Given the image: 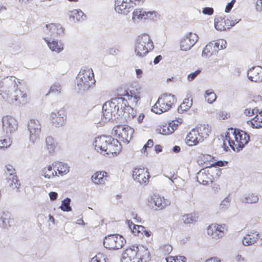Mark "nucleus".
<instances>
[{
    "instance_id": "e2e57ef3",
    "label": "nucleus",
    "mask_w": 262,
    "mask_h": 262,
    "mask_svg": "<svg viewBox=\"0 0 262 262\" xmlns=\"http://www.w3.org/2000/svg\"><path fill=\"white\" fill-rule=\"evenodd\" d=\"M40 2L43 6H51L53 5V0H40Z\"/></svg>"
},
{
    "instance_id": "b1692460",
    "label": "nucleus",
    "mask_w": 262,
    "mask_h": 262,
    "mask_svg": "<svg viewBox=\"0 0 262 262\" xmlns=\"http://www.w3.org/2000/svg\"><path fill=\"white\" fill-rule=\"evenodd\" d=\"M121 96L127 97V100L130 101L133 105H136L142 97L140 90L137 89L131 91L124 90Z\"/></svg>"
},
{
    "instance_id": "5701e85b",
    "label": "nucleus",
    "mask_w": 262,
    "mask_h": 262,
    "mask_svg": "<svg viewBox=\"0 0 262 262\" xmlns=\"http://www.w3.org/2000/svg\"><path fill=\"white\" fill-rule=\"evenodd\" d=\"M157 16L155 11H144L143 9L136 8L133 12L132 18L135 19H153Z\"/></svg>"
},
{
    "instance_id": "2f4dec72",
    "label": "nucleus",
    "mask_w": 262,
    "mask_h": 262,
    "mask_svg": "<svg viewBox=\"0 0 262 262\" xmlns=\"http://www.w3.org/2000/svg\"><path fill=\"white\" fill-rule=\"evenodd\" d=\"M51 35H62L64 33V29L59 24L52 23L47 25Z\"/></svg>"
},
{
    "instance_id": "e433bc0d",
    "label": "nucleus",
    "mask_w": 262,
    "mask_h": 262,
    "mask_svg": "<svg viewBox=\"0 0 262 262\" xmlns=\"http://www.w3.org/2000/svg\"><path fill=\"white\" fill-rule=\"evenodd\" d=\"M199 134V136L203 140L204 138H206L210 133L211 129L208 125L201 124L195 128Z\"/></svg>"
},
{
    "instance_id": "09e8293b",
    "label": "nucleus",
    "mask_w": 262,
    "mask_h": 262,
    "mask_svg": "<svg viewBox=\"0 0 262 262\" xmlns=\"http://www.w3.org/2000/svg\"><path fill=\"white\" fill-rule=\"evenodd\" d=\"M166 262H186V258L183 256H169L166 258Z\"/></svg>"
},
{
    "instance_id": "cd10ccee",
    "label": "nucleus",
    "mask_w": 262,
    "mask_h": 262,
    "mask_svg": "<svg viewBox=\"0 0 262 262\" xmlns=\"http://www.w3.org/2000/svg\"><path fill=\"white\" fill-rule=\"evenodd\" d=\"M202 140L196 130L192 129L187 135L186 138V143L189 146L198 144Z\"/></svg>"
},
{
    "instance_id": "052dcab7",
    "label": "nucleus",
    "mask_w": 262,
    "mask_h": 262,
    "mask_svg": "<svg viewBox=\"0 0 262 262\" xmlns=\"http://www.w3.org/2000/svg\"><path fill=\"white\" fill-rule=\"evenodd\" d=\"M235 2V0H232L230 3H229L225 8V11L227 13L229 12L233 7Z\"/></svg>"
},
{
    "instance_id": "a18cd8bd",
    "label": "nucleus",
    "mask_w": 262,
    "mask_h": 262,
    "mask_svg": "<svg viewBox=\"0 0 262 262\" xmlns=\"http://www.w3.org/2000/svg\"><path fill=\"white\" fill-rule=\"evenodd\" d=\"M183 122V119L181 118H176L174 120L168 122L171 134L174 133V132L177 129L178 126L180 125Z\"/></svg>"
},
{
    "instance_id": "72a5a7b5",
    "label": "nucleus",
    "mask_w": 262,
    "mask_h": 262,
    "mask_svg": "<svg viewBox=\"0 0 262 262\" xmlns=\"http://www.w3.org/2000/svg\"><path fill=\"white\" fill-rule=\"evenodd\" d=\"M249 125H250L253 128H259L262 127V115L256 113L255 116L247 122Z\"/></svg>"
},
{
    "instance_id": "bb28decb",
    "label": "nucleus",
    "mask_w": 262,
    "mask_h": 262,
    "mask_svg": "<svg viewBox=\"0 0 262 262\" xmlns=\"http://www.w3.org/2000/svg\"><path fill=\"white\" fill-rule=\"evenodd\" d=\"M108 176L105 171H97L92 175L91 180L95 184L103 185L107 181Z\"/></svg>"
},
{
    "instance_id": "dca6fc26",
    "label": "nucleus",
    "mask_w": 262,
    "mask_h": 262,
    "mask_svg": "<svg viewBox=\"0 0 262 262\" xmlns=\"http://www.w3.org/2000/svg\"><path fill=\"white\" fill-rule=\"evenodd\" d=\"M2 128L7 134H12L15 132L18 128L17 120L12 116L6 115L2 119Z\"/></svg>"
},
{
    "instance_id": "37998d69",
    "label": "nucleus",
    "mask_w": 262,
    "mask_h": 262,
    "mask_svg": "<svg viewBox=\"0 0 262 262\" xmlns=\"http://www.w3.org/2000/svg\"><path fill=\"white\" fill-rule=\"evenodd\" d=\"M157 130L159 134L163 135H168L171 134L168 123H163L159 125L157 127Z\"/></svg>"
},
{
    "instance_id": "f03ea898",
    "label": "nucleus",
    "mask_w": 262,
    "mask_h": 262,
    "mask_svg": "<svg viewBox=\"0 0 262 262\" xmlns=\"http://www.w3.org/2000/svg\"><path fill=\"white\" fill-rule=\"evenodd\" d=\"M250 140L249 135L238 129L229 128L223 141L225 147L229 145L234 151H239Z\"/></svg>"
},
{
    "instance_id": "4c0bfd02",
    "label": "nucleus",
    "mask_w": 262,
    "mask_h": 262,
    "mask_svg": "<svg viewBox=\"0 0 262 262\" xmlns=\"http://www.w3.org/2000/svg\"><path fill=\"white\" fill-rule=\"evenodd\" d=\"M53 165L55 169H56V171H57V174L62 176L69 172V167L66 164L56 161L53 162Z\"/></svg>"
},
{
    "instance_id": "393cba45",
    "label": "nucleus",
    "mask_w": 262,
    "mask_h": 262,
    "mask_svg": "<svg viewBox=\"0 0 262 262\" xmlns=\"http://www.w3.org/2000/svg\"><path fill=\"white\" fill-rule=\"evenodd\" d=\"M247 75L252 81L257 82L262 81V68L259 66L252 68L248 71Z\"/></svg>"
},
{
    "instance_id": "7ed1b4c3",
    "label": "nucleus",
    "mask_w": 262,
    "mask_h": 262,
    "mask_svg": "<svg viewBox=\"0 0 262 262\" xmlns=\"http://www.w3.org/2000/svg\"><path fill=\"white\" fill-rule=\"evenodd\" d=\"M150 253L143 246H132L126 249L122 254L121 262H148Z\"/></svg>"
},
{
    "instance_id": "bf43d9fd",
    "label": "nucleus",
    "mask_w": 262,
    "mask_h": 262,
    "mask_svg": "<svg viewBox=\"0 0 262 262\" xmlns=\"http://www.w3.org/2000/svg\"><path fill=\"white\" fill-rule=\"evenodd\" d=\"M202 12L204 14L211 15L214 12V10L211 7H205L203 9Z\"/></svg>"
},
{
    "instance_id": "4be33fe9",
    "label": "nucleus",
    "mask_w": 262,
    "mask_h": 262,
    "mask_svg": "<svg viewBox=\"0 0 262 262\" xmlns=\"http://www.w3.org/2000/svg\"><path fill=\"white\" fill-rule=\"evenodd\" d=\"M122 148L121 143L117 139L111 137L106 155L117 156L121 151Z\"/></svg>"
},
{
    "instance_id": "6e6d98bb",
    "label": "nucleus",
    "mask_w": 262,
    "mask_h": 262,
    "mask_svg": "<svg viewBox=\"0 0 262 262\" xmlns=\"http://www.w3.org/2000/svg\"><path fill=\"white\" fill-rule=\"evenodd\" d=\"M15 169L11 165L6 166L5 174L6 177L11 176L12 174H16Z\"/></svg>"
},
{
    "instance_id": "6e6552de",
    "label": "nucleus",
    "mask_w": 262,
    "mask_h": 262,
    "mask_svg": "<svg viewBox=\"0 0 262 262\" xmlns=\"http://www.w3.org/2000/svg\"><path fill=\"white\" fill-rule=\"evenodd\" d=\"M221 174L220 169L203 168L197 173V181L200 184L206 185L217 180Z\"/></svg>"
},
{
    "instance_id": "1a4fd4ad",
    "label": "nucleus",
    "mask_w": 262,
    "mask_h": 262,
    "mask_svg": "<svg viewBox=\"0 0 262 262\" xmlns=\"http://www.w3.org/2000/svg\"><path fill=\"white\" fill-rule=\"evenodd\" d=\"M196 163L203 168L211 167H222L227 164L226 161H217L215 158L209 154H201L196 159Z\"/></svg>"
},
{
    "instance_id": "680f3d73",
    "label": "nucleus",
    "mask_w": 262,
    "mask_h": 262,
    "mask_svg": "<svg viewBox=\"0 0 262 262\" xmlns=\"http://www.w3.org/2000/svg\"><path fill=\"white\" fill-rule=\"evenodd\" d=\"M255 9L258 11H262V0H256L255 4Z\"/></svg>"
},
{
    "instance_id": "13d9d810",
    "label": "nucleus",
    "mask_w": 262,
    "mask_h": 262,
    "mask_svg": "<svg viewBox=\"0 0 262 262\" xmlns=\"http://www.w3.org/2000/svg\"><path fill=\"white\" fill-rule=\"evenodd\" d=\"M230 117V114L225 111H221L217 114V118L220 120H225Z\"/></svg>"
},
{
    "instance_id": "c85d7f7f",
    "label": "nucleus",
    "mask_w": 262,
    "mask_h": 262,
    "mask_svg": "<svg viewBox=\"0 0 262 262\" xmlns=\"http://www.w3.org/2000/svg\"><path fill=\"white\" fill-rule=\"evenodd\" d=\"M127 224L135 235H143L144 227L140 225H137L129 220L127 221Z\"/></svg>"
},
{
    "instance_id": "49530a36",
    "label": "nucleus",
    "mask_w": 262,
    "mask_h": 262,
    "mask_svg": "<svg viewBox=\"0 0 262 262\" xmlns=\"http://www.w3.org/2000/svg\"><path fill=\"white\" fill-rule=\"evenodd\" d=\"M258 201V197L254 193H249L243 200L246 203H255Z\"/></svg>"
},
{
    "instance_id": "20e7f679",
    "label": "nucleus",
    "mask_w": 262,
    "mask_h": 262,
    "mask_svg": "<svg viewBox=\"0 0 262 262\" xmlns=\"http://www.w3.org/2000/svg\"><path fill=\"white\" fill-rule=\"evenodd\" d=\"M176 102L177 98L173 95L162 94L152 106L151 111L156 114H161L170 110Z\"/></svg>"
},
{
    "instance_id": "6ab92c4d",
    "label": "nucleus",
    "mask_w": 262,
    "mask_h": 262,
    "mask_svg": "<svg viewBox=\"0 0 262 262\" xmlns=\"http://www.w3.org/2000/svg\"><path fill=\"white\" fill-rule=\"evenodd\" d=\"M198 40V36L195 33L189 32L181 40L180 47L182 50L187 51L192 47Z\"/></svg>"
},
{
    "instance_id": "c9c22d12",
    "label": "nucleus",
    "mask_w": 262,
    "mask_h": 262,
    "mask_svg": "<svg viewBox=\"0 0 262 262\" xmlns=\"http://www.w3.org/2000/svg\"><path fill=\"white\" fill-rule=\"evenodd\" d=\"M45 40L49 47L50 49L53 52L60 53L63 50V45L57 40H52L50 41L45 39Z\"/></svg>"
},
{
    "instance_id": "864d4df0",
    "label": "nucleus",
    "mask_w": 262,
    "mask_h": 262,
    "mask_svg": "<svg viewBox=\"0 0 262 262\" xmlns=\"http://www.w3.org/2000/svg\"><path fill=\"white\" fill-rule=\"evenodd\" d=\"M258 111V110L257 108H247L245 109L244 114L246 116L251 117L253 116L255 113L256 114Z\"/></svg>"
},
{
    "instance_id": "de8ad7c7",
    "label": "nucleus",
    "mask_w": 262,
    "mask_h": 262,
    "mask_svg": "<svg viewBox=\"0 0 262 262\" xmlns=\"http://www.w3.org/2000/svg\"><path fill=\"white\" fill-rule=\"evenodd\" d=\"M61 92V85L59 83H55L51 85L50 87L48 93H47V95L52 94L54 95H59Z\"/></svg>"
},
{
    "instance_id": "f704fd0d",
    "label": "nucleus",
    "mask_w": 262,
    "mask_h": 262,
    "mask_svg": "<svg viewBox=\"0 0 262 262\" xmlns=\"http://www.w3.org/2000/svg\"><path fill=\"white\" fill-rule=\"evenodd\" d=\"M4 228H8L15 225L14 217L10 213H4L1 218Z\"/></svg>"
},
{
    "instance_id": "4d7b16f0",
    "label": "nucleus",
    "mask_w": 262,
    "mask_h": 262,
    "mask_svg": "<svg viewBox=\"0 0 262 262\" xmlns=\"http://www.w3.org/2000/svg\"><path fill=\"white\" fill-rule=\"evenodd\" d=\"M154 146V141L151 139H149L147 143L144 145L142 149V152L147 153V149L151 148Z\"/></svg>"
},
{
    "instance_id": "423d86ee",
    "label": "nucleus",
    "mask_w": 262,
    "mask_h": 262,
    "mask_svg": "<svg viewBox=\"0 0 262 262\" xmlns=\"http://www.w3.org/2000/svg\"><path fill=\"white\" fill-rule=\"evenodd\" d=\"M76 82L79 89L83 91L88 90L96 83L94 73L91 68L81 70L76 77Z\"/></svg>"
},
{
    "instance_id": "338daca9",
    "label": "nucleus",
    "mask_w": 262,
    "mask_h": 262,
    "mask_svg": "<svg viewBox=\"0 0 262 262\" xmlns=\"http://www.w3.org/2000/svg\"><path fill=\"white\" fill-rule=\"evenodd\" d=\"M155 150L156 153H159L160 152H161L163 149V147L159 144H157L155 146Z\"/></svg>"
},
{
    "instance_id": "c03bdc74",
    "label": "nucleus",
    "mask_w": 262,
    "mask_h": 262,
    "mask_svg": "<svg viewBox=\"0 0 262 262\" xmlns=\"http://www.w3.org/2000/svg\"><path fill=\"white\" fill-rule=\"evenodd\" d=\"M205 100L209 103H212L214 102L216 99V95L213 91L212 90H208L205 92Z\"/></svg>"
},
{
    "instance_id": "2eb2a0df",
    "label": "nucleus",
    "mask_w": 262,
    "mask_h": 262,
    "mask_svg": "<svg viewBox=\"0 0 262 262\" xmlns=\"http://www.w3.org/2000/svg\"><path fill=\"white\" fill-rule=\"evenodd\" d=\"M115 135L123 141H129L133 133L132 129L127 125H118L114 127Z\"/></svg>"
},
{
    "instance_id": "a211bd4d",
    "label": "nucleus",
    "mask_w": 262,
    "mask_h": 262,
    "mask_svg": "<svg viewBox=\"0 0 262 262\" xmlns=\"http://www.w3.org/2000/svg\"><path fill=\"white\" fill-rule=\"evenodd\" d=\"M28 128L30 132V139L34 142L39 139L41 134V124L35 119H31L28 124Z\"/></svg>"
},
{
    "instance_id": "ddd939ff",
    "label": "nucleus",
    "mask_w": 262,
    "mask_h": 262,
    "mask_svg": "<svg viewBox=\"0 0 262 262\" xmlns=\"http://www.w3.org/2000/svg\"><path fill=\"white\" fill-rule=\"evenodd\" d=\"M227 230V226L224 224L212 223L208 226L207 233L212 238L217 239L223 237Z\"/></svg>"
},
{
    "instance_id": "aec40b11",
    "label": "nucleus",
    "mask_w": 262,
    "mask_h": 262,
    "mask_svg": "<svg viewBox=\"0 0 262 262\" xmlns=\"http://www.w3.org/2000/svg\"><path fill=\"white\" fill-rule=\"evenodd\" d=\"M236 23L226 17H219L215 19L214 26L220 31H226L234 26Z\"/></svg>"
},
{
    "instance_id": "412c9836",
    "label": "nucleus",
    "mask_w": 262,
    "mask_h": 262,
    "mask_svg": "<svg viewBox=\"0 0 262 262\" xmlns=\"http://www.w3.org/2000/svg\"><path fill=\"white\" fill-rule=\"evenodd\" d=\"M132 4V0H116L115 10L118 13L127 14L129 13L130 8L133 7Z\"/></svg>"
},
{
    "instance_id": "58836bf2",
    "label": "nucleus",
    "mask_w": 262,
    "mask_h": 262,
    "mask_svg": "<svg viewBox=\"0 0 262 262\" xmlns=\"http://www.w3.org/2000/svg\"><path fill=\"white\" fill-rule=\"evenodd\" d=\"M7 184L12 189L16 190L19 188L20 185L16 174H12L11 176L7 177Z\"/></svg>"
},
{
    "instance_id": "3c124183",
    "label": "nucleus",
    "mask_w": 262,
    "mask_h": 262,
    "mask_svg": "<svg viewBox=\"0 0 262 262\" xmlns=\"http://www.w3.org/2000/svg\"><path fill=\"white\" fill-rule=\"evenodd\" d=\"M71 200L69 198H66L62 202L60 208L64 211H70L72 210L71 207L70 206Z\"/></svg>"
},
{
    "instance_id": "a19ab883",
    "label": "nucleus",
    "mask_w": 262,
    "mask_h": 262,
    "mask_svg": "<svg viewBox=\"0 0 262 262\" xmlns=\"http://www.w3.org/2000/svg\"><path fill=\"white\" fill-rule=\"evenodd\" d=\"M198 216L195 213L185 214L182 216V220L185 224H189L196 222Z\"/></svg>"
},
{
    "instance_id": "f8f14e48",
    "label": "nucleus",
    "mask_w": 262,
    "mask_h": 262,
    "mask_svg": "<svg viewBox=\"0 0 262 262\" xmlns=\"http://www.w3.org/2000/svg\"><path fill=\"white\" fill-rule=\"evenodd\" d=\"M150 178V175L148 169L145 167H136L133 170V179L141 185H147Z\"/></svg>"
},
{
    "instance_id": "79ce46f5",
    "label": "nucleus",
    "mask_w": 262,
    "mask_h": 262,
    "mask_svg": "<svg viewBox=\"0 0 262 262\" xmlns=\"http://www.w3.org/2000/svg\"><path fill=\"white\" fill-rule=\"evenodd\" d=\"M46 144L50 152L54 151L58 145V143L55 141L52 137H48L46 138Z\"/></svg>"
},
{
    "instance_id": "9d476101",
    "label": "nucleus",
    "mask_w": 262,
    "mask_h": 262,
    "mask_svg": "<svg viewBox=\"0 0 262 262\" xmlns=\"http://www.w3.org/2000/svg\"><path fill=\"white\" fill-rule=\"evenodd\" d=\"M125 243L124 237L119 234L108 235L103 241L104 247L110 250L121 248Z\"/></svg>"
},
{
    "instance_id": "5fc2aeb1",
    "label": "nucleus",
    "mask_w": 262,
    "mask_h": 262,
    "mask_svg": "<svg viewBox=\"0 0 262 262\" xmlns=\"http://www.w3.org/2000/svg\"><path fill=\"white\" fill-rule=\"evenodd\" d=\"M201 71H202L201 69H197L194 72H192V73H190L189 74H188L187 76L188 80L189 81H191L193 80L196 77V76L201 73Z\"/></svg>"
},
{
    "instance_id": "0eeeda50",
    "label": "nucleus",
    "mask_w": 262,
    "mask_h": 262,
    "mask_svg": "<svg viewBox=\"0 0 262 262\" xmlns=\"http://www.w3.org/2000/svg\"><path fill=\"white\" fill-rule=\"evenodd\" d=\"M3 97L8 103L17 105H26L30 100L27 92L19 89H16L10 95L3 93Z\"/></svg>"
},
{
    "instance_id": "4468645a",
    "label": "nucleus",
    "mask_w": 262,
    "mask_h": 262,
    "mask_svg": "<svg viewBox=\"0 0 262 262\" xmlns=\"http://www.w3.org/2000/svg\"><path fill=\"white\" fill-rule=\"evenodd\" d=\"M226 44V42L224 39L217 40L214 43L210 42L205 46L203 50L202 56L210 57L216 54L219 50L225 48Z\"/></svg>"
},
{
    "instance_id": "0e129e2a",
    "label": "nucleus",
    "mask_w": 262,
    "mask_h": 262,
    "mask_svg": "<svg viewBox=\"0 0 262 262\" xmlns=\"http://www.w3.org/2000/svg\"><path fill=\"white\" fill-rule=\"evenodd\" d=\"M205 262H222V260L217 257H211L206 259Z\"/></svg>"
},
{
    "instance_id": "39448f33",
    "label": "nucleus",
    "mask_w": 262,
    "mask_h": 262,
    "mask_svg": "<svg viewBox=\"0 0 262 262\" xmlns=\"http://www.w3.org/2000/svg\"><path fill=\"white\" fill-rule=\"evenodd\" d=\"M154 48V42L147 33L139 35L135 45V52L137 56L143 57Z\"/></svg>"
},
{
    "instance_id": "a878e982",
    "label": "nucleus",
    "mask_w": 262,
    "mask_h": 262,
    "mask_svg": "<svg viewBox=\"0 0 262 262\" xmlns=\"http://www.w3.org/2000/svg\"><path fill=\"white\" fill-rule=\"evenodd\" d=\"M150 205L156 210H160L166 206V202L163 197L154 195L149 200Z\"/></svg>"
},
{
    "instance_id": "f3484780",
    "label": "nucleus",
    "mask_w": 262,
    "mask_h": 262,
    "mask_svg": "<svg viewBox=\"0 0 262 262\" xmlns=\"http://www.w3.org/2000/svg\"><path fill=\"white\" fill-rule=\"evenodd\" d=\"M111 137L102 135L96 138L94 143L95 150L97 152L105 155Z\"/></svg>"
},
{
    "instance_id": "ea45409f",
    "label": "nucleus",
    "mask_w": 262,
    "mask_h": 262,
    "mask_svg": "<svg viewBox=\"0 0 262 262\" xmlns=\"http://www.w3.org/2000/svg\"><path fill=\"white\" fill-rule=\"evenodd\" d=\"M192 99L190 98H186L184 99L183 102L178 108V112L182 114L184 112L188 111L192 106Z\"/></svg>"
},
{
    "instance_id": "603ef678",
    "label": "nucleus",
    "mask_w": 262,
    "mask_h": 262,
    "mask_svg": "<svg viewBox=\"0 0 262 262\" xmlns=\"http://www.w3.org/2000/svg\"><path fill=\"white\" fill-rule=\"evenodd\" d=\"M91 262H106L105 256L102 253H98L91 259Z\"/></svg>"
},
{
    "instance_id": "69168bd1",
    "label": "nucleus",
    "mask_w": 262,
    "mask_h": 262,
    "mask_svg": "<svg viewBox=\"0 0 262 262\" xmlns=\"http://www.w3.org/2000/svg\"><path fill=\"white\" fill-rule=\"evenodd\" d=\"M49 195L50 199L52 200H56L57 198V196H58L57 193L54 192V191L50 192L49 193Z\"/></svg>"
},
{
    "instance_id": "7c9ffc66",
    "label": "nucleus",
    "mask_w": 262,
    "mask_h": 262,
    "mask_svg": "<svg viewBox=\"0 0 262 262\" xmlns=\"http://www.w3.org/2000/svg\"><path fill=\"white\" fill-rule=\"evenodd\" d=\"M69 17L74 21H79L85 19L86 16L80 10L75 9L69 13Z\"/></svg>"
},
{
    "instance_id": "9b49d317",
    "label": "nucleus",
    "mask_w": 262,
    "mask_h": 262,
    "mask_svg": "<svg viewBox=\"0 0 262 262\" xmlns=\"http://www.w3.org/2000/svg\"><path fill=\"white\" fill-rule=\"evenodd\" d=\"M66 110L61 108L56 112H53L50 115V122L53 126L60 127L64 125L67 121Z\"/></svg>"
},
{
    "instance_id": "c756f323",
    "label": "nucleus",
    "mask_w": 262,
    "mask_h": 262,
    "mask_svg": "<svg viewBox=\"0 0 262 262\" xmlns=\"http://www.w3.org/2000/svg\"><path fill=\"white\" fill-rule=\"evenodd\" d=\"M42 176L48 179L53 178L57 176V171L54 167L53 163L51 165H47L42 170Z\"/></svg>"
},
{
    "instance_id": "8fccbe9b",
    "label": "nucleus",
    "mask_w": 262,
    "mask_h": 262,
    "mask_svg": "<svg viewBox=\"0 0 262 262\" xmlns=\"http://www.w3.org/2000/svg\"><path fill=\"white\" fill-rule=\"evenodd\" d=\"M12 144V140L10 138L6 137L0 140V148H7Z\"/></svg>"
},
{
    "instance_id": "774afa93",
    "label": "nucleus",
    "mask_w": 262,
    "mask_h": 262,
    "mask_svg": "<svg viewBox=\"0 0 262 262\" xmlns=\"http://www.w3.org/2000/svg\"><path fill=\"white\" fill-rule=\"evenodd\" d=\"M163 57L161 55H158L154 60V63L155 64H158L162 59Z\"/></svg>"
},
{
    "instance_id": "f257e3e1",
    "label": "nucleus",
    "mask_w": 262,
    "mask_h": 262,
    "mask_svg": "<svg viewBox=\"0 0 262 262\" xmlns=\"http://www.w3.org/2000/svg\"><path fill=\"white\" fill-rule=\"evenodd\" d=\"M131 108L127 100L122 97L112 98L103 105V114L106 119L122 117Z\"/></svg>"
},
{
    "instance_id": "473e14b6",
    "label": "nucleus",
    "mask_w": 262,
    "mask_h": 262,
    "mask_svg": "<svg viewBox=\"0 0 262 262\" xmlns=\"http://www.w3.org/2000/svg\"><path fill=\"white\" fill-rule=\"evenodd\" d=\"M258 233L256 232H251L247 234L243 239V243L245 246L254 244L258 239Z\"/></svg>"
}]
</instances>
